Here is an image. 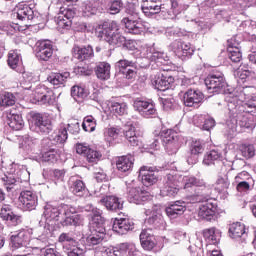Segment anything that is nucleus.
<instances>
[{
  "instance_id": "f257e3e1",
  "label": "nucleus",
  "mask_w": 256,
  "mask_h": 256,
  "mask_svg": "<svg viewBox=\"0 0 256 256\" xmlns=\"http://www.w3.org/2000/svg\"><path fill=\"white\" fill-rule=\"evenodd\" d=\"M193 203H202L199 206L198 217L204 221H211L217 213V201L207 198V192L202 189L195 190V194L191 196Z\"/></svg>"
},
{
  "instance_id": "f03ea898",
  "label": "nucleus",
  "mask_w": 256,
  "mask_h": 256,
  "mask_svg": "<svg viewBox=\"0 0 256 256\" xmlns=\"http://www.w3.org/2000/svg\"><path fill=\"white\" fill-rule=\"evenodd\" d=\"M181 176L168 174L163 179V186L161 187L160 194L162 197H175L181 189Z\"/></svg>"
},
{
  "instance_id": "7ed1b4c3",
  "label": "nucleus",
  "mask_w": 256,
  "mask_h": 256,
  "mask_svg": "<svg viewBox=\"0 0 256 256\" xmlns=\"http://www.w3.org/2000/svg\"><path fill=\"white\" fill-rule=\"evenodd\" d=\"M31 117V129L36 131V133H41V135H49V133L53 131V124L51 123L49 116L41 113H33Z\"/></svg>"
},
{
  "instance_id": "20e7f679",
  "label": "nucleus",
  "mask_w": 256,
  "mask_h": 256,
  "mask_svg": "<svg viewBox=\"0 0 256 256\" xmlns=\"http://www.w3.org/2000/svg\"><path fill=\"white\" fill-rule=\"evenodd\" d=\"M205 85L210 93H225L227 82L221 72H212L205 79Z\"/></svg>"
},
{
  "instance_id": "39448f33",
  "label": "nucleus",
  "mask_w": 256,
  "mask_h": 256,
  "mask_svg": "<svg viewBox=\"0 0 256 256\" xmlns=\"http://www.w3.org/2000/svg\"><path fill=\"white\" fill-rule=\"evenodd\" d=\"M19 201L23 211H35L39 205V197L33 190H23L20 193Z\"/></svg>"
},
{
  "instance_id": "423d86ee",
  "label": "nucleus",
  "mask_w": 256,
  "mask_h": 256,
  "mask_svg": "<svg viewBox=\"0 0 256 256\" xmlns=\"http://www.w3.org/2000/svg\"><path fill=\"white\" fill-rule=\"evenodd\" d=\"M115 67L119 70V75H121L123 79H127V81H133L137 75V72L134 70L137 69V62L133 60H119L116 62Z\"/></svg>"
},
{
  "instance_id": "0eeeda50",
  "label": "nucleus",
  "mask_w": 256,
  "mask_h": 256,
  "mask_svg": "<svg viewBox=\"0 0 256 256\" xmlns=\"http://www.w3.org/2000/svg\"><path fill=\"white\" fill-rule=\"evenodd\" d=\"M237 125L241 127V129H248V131H253L255 129V119L252 115L249 114H240L238 119L235 122L228 121L227 127L230 129L229 133H235L237 131Z\"/></svg>"
},
{
  "instance_id": "6e6552de",
  "label": "nucleus",
  "mask_w": 256,
  "mask_h": 256,
  "mask_svg": "<svg viewBox=\"0 0 256 256\" xmlns=\"http://www.w3.org/2000/svg\"><path fill=\"white\" fill-rule=\"evenodd\" d=\"M141 10L145 17H155L159 13H165V5L161 0H142Z\"/></svg>"
},
{
  "instance_id": "1a4fd4ad",
  "label": "nucleus",
  "mask_w": 256,
  "mask_h": 256,
  "mask_svg": "<svg viewBox=\"0 0 256 256\" xmlns=\"http://www.w3.org/2000/svg\"><path fill=\"white\" fill-rule=\"evenodd\" d=\"M139 178L145 187H151V185H155L159 181V171L156 167L142 166Z\"/></svg>"
},
{
  "instance_id": "9d476101",
  "label": "nucleus",
  "mask_w": 256,
  "mask_h": 256,
  "mask_svg": "<svg viewBox=\"0 0 256 256\" xmlns=\"http://www.w3.org/2000/svg\"><path fill=\"white\" fill-rule=\"evenodd\" d=\"M205 95L201 90L188 88L183 94V103L185 107H199V103H203Z\"/></svg>"
},
{
  "instance_id": "9b49d317",
  "label": "nucleus",
  "mask_w": 256,
  "mask_h": 256,
  "mask_svg": "<svg viewBox=\"0 0 256 256\" xmlns=\"http://www.w3.org/2000/svg\"><path fill=\"white\" fill-rule=\"evenodd\" d=\"M189 154L187 156L188 165H195L199 161V155L205 151V142L201 139H194L189 145Z\"/></svg>"
},
{
  "instance_id": "f8f14e48",
  "label": "nucleus",
  "mask_w": 256,
  "mask_h": 256,
  "mask_svg": "<svg viewBox=\"0 0 256 256\" xmlns=\"http://www.w3.org/2000/svg\"><path fill=\"white\" fill-rule=\"evenodd\" d=\"M65 209H67V204H61L59 206H55L53 204H46V206L44 207L42 219H45L46 223L48 224H50L51 221H59Z\"/></svg>"
},
{
  "instance_id": "ddd939ff",
  "label": "nucleus",
  "mask_w": 256,
  "mask_h": 256,
  "mask_svg": "<svg viewBox=\"0 0 256 256\" xmlns=\"http://www.w3.org/2000/svg\"><path fill=\"white\" fill-rule=\"evenodd\" d=\"M172 51L182 59L193 57V53H195V48L191 46V43H185L181 40H175L170 45Z\"/></svg>"
},
{
  "instance_id": "4468645a",
  "label": "nucleus",
  "mask_w": 256,
  "mask_h": 256,
  "mask_svg": "<svg viewBox=\"0 0 256 256\" xmlns=\"http://www.w3.org/2000/svg\"><path fill=\"white\" fill-rule=\"evenodd\" d=\"M150 197L149 192L145 189L141 187L128 186V201L130 203L141 205V203L149 201Z\"/></svg>"
},
{
  "instance_id": "2eb2a0df",
  "label": "nucleus",
  "mask_w": 256,
  "mask_h": 256,
  "mask_svg": "<svg viewBox=\"0 0 256 256\" xmlns=\"http://www.w3.org/2000/svg\"><path fill=\"white\" fill-rule=\"evenodd\" d=\"M145 214L150 215L146 220V225H150L152 229H159L165 223L163 215H161V206L159 205H154L151 210H146Z\"/></svg>"
},
{
  "instance_id": "dca6fc26",
  "label": "nucleus",
  "mask_w": 256,
  "mask_h": 256,
  "mask_svg": "<svg viewBox=\"0 0 256 256\" xmlns=\"http://www.w3.org/2000/svg\"><path fill=\"white\" fill-rule=\"evenodd\" d=\"M36 57L39 61H49L53 57V44L49 40H42L36 44Z\"/></svg>"
},
{
  "instance_id": "f3484780",
  "label": "nucleus",
  "mask_w": 256,
  "mask_h": 256,
  "mask_svg": "<svg viewBox=\"0 0 256 256\" xmlns=\"http://www.w3.org/2000/svg\"><path fill=\"white\" fill-rule=\"evenodd\" d=\"M133 107L135 111H138V113L142 117H146V119H149V117H153V115L157 113V110L155 109V105L149 101L136 99L134 101Z\"/></svg>"
},
{
  "instance_id": "a211bd4d",
  "label": "nucleus",
  "mask_w": 256,
  "mask_h": 256,
  "mask_svg": "<svg viewBox=\"0 0 256 256\" xmlns=\"http://www.w3.org/2000/svg\"><path fill=\"white\" fill-rule=\"evenodd\" d=\"M90 231L91 234L86 238V242L90 247H95V245L103 243V239L107 235L105 226H91Z\"/></svg>"
},
{
  "instance_id": "6ab92c4d",
  "label": "nucleus",
  "mask_w": 256,
  "mask_h": 256,
  "mask_svg": "<svg viewBox=\"0 0 256 256\" xmlns=\"http://www.w3.org/2000/svg\"><path fill=\"white\" fill-rule=\"evenodd\" d=\"M0 217L3 221H8L10 225L17 227L23 223V217L13 212V208L10 205L4 204L0 210Z\"/></svg>"
},
{
  "instance_id": "aec40b11",
  "label": "nucleus",
  "mask_w": 256,
  "mask_h": 256,
  "mask_svg": "<svg viewBox=\"0 0 256 256\" xmlns=\"http://www.w3.org/2000/svg\"><path fill=\"white\" fill-rule=\"evenodd\" d=\"M76 153L86 157L88 163H98V161H101V157H103L101 152L91 149L84 144H76Z\"/></svg>"
},
{
  "instance_id": "412c9836",
  "label": "nucleus",
  "mask_w": 256,
  "mask_h": 256,
  "mask_svg": "<svg viewBox=\"0 0 256 256\" xmlns=\"http://www.w3.org/2000/svg\"><path fill=\"white\" fill-rule=\"evenodd\" d=\"M119 33V24L115 21L104 22L102 30L98 32V37L108 43L110 37H115Z\"/></svg>"
},
{
  "instance_id": "4be33fe9",
  "label": "nucleus",
  "mask_w": 256,
  "mask_h": 256,
  "mask_svg": "<svg viewBox=\"0 0 256 256\" xmlns=\"http://www.w3.org/2000/svg\"><path fill=\"white\" fill-rule=\"evenodd\" d=\"M16 17L19 21L27 23V21H33L35 19V12L27 3L20 2L16 6Z\"/></svg>"
},
{
  "instance_id": "5701e85b",
  "label": "nucleus",
  "mask_w": 256,
  "mask_h": 256,
  "mask_svg": "<svg viewBox=\"0 0 256 256\" xmlns=\"http://www.w3.org/2000/svg\"><path fill=\"white\" fill-rule=\"evenodd\" d=\"M133 221L129 218H116L113 221L112 231L118 235H127L133 229Z\"/></svg>"
},
{
  "instance_id": "b1692460",
  "label": "nucleus",
  "mask_w": 256,
  "mask_h": 256,
  "mask_svg": "<svg viewBox=\"0 0 256 256\" xmlns=\"http://www.w3.org/2000/svg\"><path fill=\"white\" fill-rule=\"evenodd\" d=\"M121 23L127 29L128 33L132 35H141L145 31V26H143L141 19L123 18Z\"/></svg>"
},
{
  "instance_id": "393cba45",
  "label": "nucleus",
  "mask_w": 256,
  "mask_h": 256,
  "mask_svg": "<svg viewBox=\"0 0 256 256\" xmlns=\"http://www.w3.org/2000/svg\"><path fill=\"white\" fill-rule=\"evenodd\" d=\"M174 81L175 78H173V76L169 75L167 72H163L155 77L153 85L158 91H167V89L171 87V83H174Z\"/></svg>"
},
{
  "instance_id": "a878e982",
  "label": "nucleus",
  "mask_w": 256,
  "mask_h": 256,
  "mask_svg": "<svg viewBox=\"0 0 256 256\" xmlns=\"http://www.w3.org/2000/svg\"><path fill=\"white\" fill-rule=\"evenodd\" d=\"M27 243H29V232L27 230H20L17 234L11 236L12 251L27 247Z\"/></svg>"
},
{
  "instance_id": "bb28decb",
  "label": "nucleus",
  "mask_w": 256,
  "mask_h": 256,
  "mask_svg": "<svg viewBox=\"0 0 256 256\" xmlns=\"http://www.w3.org/2000/svg\"><path fill=\"white\" fill-rule=\"evenodd\" d=\"M228 57L232 63H241V59H243L239 42L235 41V37L228 40Z\"/></svg>"
},
{
  "instance_id": "cd10ccee",
  "label": "nucleus",
  "mask_w": 256,
  "mask_h": 256,
  "mask_svg": "<svg viewBox=\"0 0 256 256\" xmlns=\"http://www.w3.org/2000/svg\"><path fill=\"white\" fill-rule=\"evenodd\" d=\"M153 228L142 230L140 233V243L145 251H151L155 248V236L152 233Z\"/></svg>"
},
{
  "instance_id": "c85d7f7f",
  "label": "nucleus",
  "mask_w": 256,
  "mask_h": 256,
  "mask_svg": "<svg viewBox=\"0 0 256 256\" xmlns=\"http://www.w3.org/2000/svg\"><path fill=\"white\" fill-rule=\"evenodd\" d=\"M166 215L170 219H177V217L183 215L186 211L185 208V202L184 201H175L172 204H170L168 207L165 209Z\"/></svg>"
},
{
  "instance_id": "c756f323",
  "label": "nucleus",
  "mask_w": 256,
  "mask_h": 256,
  "mask_svg": "<svg viewBox=\"0 0 256 256\" xmlns=\"http://www.w3.org/2000/svg\"><path fill=\"white\" fill-rule=\"evenodd\" d=\"M73 55L75 59H78L79 61H89V59H93L94 57V52H93V47L91 45L88 46H75L73 48Z\"/></svg>"
},
{
  "instance_id": "7c9ffc66",
  "label": "nucleus",
  "mask_w": 256,
  "mask_h": 256,
  "mask_svg": "<svg viewBox=\"0 0 256 256\" xmlns=\"http://www.w3.org/2000/svg\"><path fill=\"white\" fill-rule=\"evenodd\" d=\"M100 203L106 207L108 211H121L123 209V200L116 196H105Z\"/></svg>"
},
{
  "instance_id": "2f4dec72",
  "label": "nucleus",
  "mask_w": 256,
  "mask_h": 256,
  "mask_svg": "<svg viewBox=\"0 0 256 256\" xmlns=\"http://www.w3.org/2000/svg\"><path fill=\"white\" fill-rule=\"evenodd\" d=\"M133 163H135V157H133L131 154H128L118 158L116 167L121 173H127L133 169Z\"/></svg>"
},
{
  "instance_id": "473e14b6",
  "label": "nucleus",
  "mask_w": 256,
  "mask_h": 256,
  "mask_svg": "<svg viewBox=\"0 0 256 256\" xmlns=\"http://www.w3.org/2000/svg\"><path fill=\"white\" fill-rule=\"evenodd\" d=\"M143 57L145 59H148V61H155L158 63H163L165 59L167 58V55L157 49L155 47L150 46L147 47L143 53Z\"/></svg>"
},
{
  "instance_id": "72a5a7b5",
  "label": "nucleus",
  "mask_w": 256,
  "mask_h": 256,
  "mask_svg": "<svg viewBox=\"0 0 256 256\" xmlns=\"http://www.w3.org/2000/svg\"><path fill=\"white\" fill-rule=\"evenodd\" d=\"M229 236L231 239H242V241H245V238L247 237L245 224L240 222L232 223L229 227Z\"/></svg>"
},
{
  "instance_id": "f704fd0d",
  "label": "nucleus",
  "mask_w": 256,
  "mask_h": 256,
  "mask_svg": "<svg viewBox=\"0 0 256 256\" xmlns=\"http://www.w3.org/2000/svg\"><path fill=\"white\" fill-rule=\"evenodd\" d=\"M70 191L73 193V195H76V197H84V195H87L88 193L85 182H83L81 179L75 178L70 180Z\"/></svg>"
},
{
  "instance_id": "c9c22d12",
  "label": "nucleus",
  "mask_w": 256,
  "mask_h": 256,
  "mask_svg": "<svg viewBox=\"0 0 256 256\" xmlns=\"http://www.w3.org/2000/svg\"><path fill=\"white\" fill-rule=\"evenodd\" d=\"M71 78V73L69 72H59V73H51L47 77L48 83L54 85V87H60L61 85H65L66 81Z\"/></svg>"
},
{
  "instance_id": "e433bc0d",
  "label": "nucleus",
  "mask_w": 256,
  "mask_h": 256,
  "mask_svg": "<svg viewBox=\"0 0 256 256\" xmlns=\"http://www.w3.org/2000/svg\"><path fill=\"white\" fill-rule=\"evenodd\" d=\"M71 129H73V126L71 124H68V127H61L58 131L54 132L51 135L50 141L62 145L67 141V139H69V134L67 133V131L71 133Z\"/></svg>"
},
{
  "instance_id": "4c0bfd02",
  "label": "nucleus",
  "mask_w": 256,
  "mask_h": 256,
  "mask_svg": "<svg viewBox=\"0 0 256 256\" xmlns=\"http://www.w3.org/2000/svg\"><path fill=\"white\" fill-rule=\"evenodd\" d=\"M35 100L39 105H53L55 103V93L51 90H45V92L37 91Z\"/></svg>"
},
{
  "instance_id": "58836bf2",
  "label": "nucleus",
  "mask_w": 256,
  "mask_h": 256,
  "mask_svg": "<svg viewBox=\"0 0 256 256\" xmlns=\"http://www.w3.org/2000/svg\"><path fill=\"white\" fill-rule=\"evenodd\" d=\"M122 135H124L125 139H127L128 143H130L132 147L139 145V139L137 138L135 126H133V124L125 125L124 128H122Z\"/></svg>"
},
{
  "instance_id": "ea45409f",
  "label": "nucleus",
  "mask_w": 256,
  "mask_h": 256,
  "mask_svg": "<svg viewBox=\"0 0 256 256\" xmlns=\"http://www.w3.org/2000/svg\"><path fill=\"white\" fill-rule=\"evenodd\" d=\"M95 73L97 78L101 79V81L111 79V64L107 62L99 63L95 68Z\"/></svg>"
},
{
  "instance_id": "a19ab883",
  "label": "nucleus",
  "mask_w": 256,
  "mask_h": 256,
  "mask_svg": "<svg viewBox=\"0 0 256 256\" xmlns=\"http://www.w3.org/2000/svg\"><path fill=\"white\" fill-rule=\"evenodd\" d=\"M221 159H223V153L217 149H213L204 155L203 163L209 167L216 163H221Z\"/></svg>"
},
{
  "instance_id": "79ce46f5",
  "label": "nucleus",
  "mask_w": 256,
  "mask_h": 256,
  "mask_svg": "<svg viewBox=\"0 0 256 256\" xmlns=\"http://www.w3.org/2000/svg\"><path fill=\"white\" fill-rule=\"evenodd\" d=\"M253 72L247 70V67L240 65V67L234 71V77L237 79L238 83H247L251 81V76Z\"/></svg>"
},
{
  "instance_id": "37998d69",
  "label": "nucleus",
  "mask_w": 256,
  "mask_h": 256,
  "mask_svg": "<svg viewBox=\"0 0 256 256\" xmlns=\"http://www.w3.org/2000/svg\"><path fill=\"white\" fill-rule=\"evenodd\" d=\"M99 7L100 3L97 0L86 1L82 4V11L86 17H89V15H97Z\"/></svg>"
},
{
  "instance_id": "c03bdc74",
  "label": "nucleus",
  "mask_w": 256,
  "mask_h": 256,
  "mask_svg": "<svg viewBox=\"0 0 256 256\" xmlns=\"http://www.w3.org/2000/svg\"><path fill=\"white\" fill-rule=\"evenodd\" d=\"M125 13L128 16L124 17V19H141V7L133 2L126 5Z\"/></svg>"
},
{
  "instance_id": "a18cd8bd",
  "label": "nucleus",
  "mask_w": 256,
  "mask_h": 256,
  "mask_svg": "<svg viewBox=\"0 0 256 256\" xmlns=\"http://www.w3.org/2000/svg\"><path fill=\"white\" fill-rule=\"evenodd\" d=\"M8 125L13 131H21L24 125L23 118L19 114L10 113L8 116Z\"/></svg>"
},
{
  "instance_id": "49530a36",
  "label": "nucleus",
  "mask_w": 256,
  "mask_h": 256,
  "mask_svg": "<svg viewBox=\"0 0 256 256\" xmlns=\"http://www.w3.org/2000/svg\"><path fill=\"white\" fill-rule=\"evenodd\" d=\"M91 227H105V218L102 216L103 211L98 208H94L91 212Z\"/></svg>"
},
{
  "instance_id": "de8ad7c7",
  "label": "nucleus",
  "mask_w": 256,
  "mask_h": 256,
  "mask_svg": "<svg viewBox=\"0 0 256 256\" xmlns=\"http://www.w3.org/2000/svg\"><path fill=\"white\" fill-rule=\"evenodd\" d=\"M181 181H183L184 189H191V187H204L205 189V181L197 179L195 176L181 177Z\"/></svg>"
},
{
  "instance_id": "09e8293b",
  "label": "nucleus",
  "mask_w": 256,
  "mask_h": 256,
  "mask_svg": "<svg viewBox=\"0 0 256 256\" xmlns=\"http://www.w3.org/2000/svg\"><path fill=\"white\" fill-rule=\"evenodd\" d=\"M63 249L68 256H85V253H87L85 245L77 244V242L69 248L64 246Z\"/></svg>"
},
{
  "instance_id": "8fccbe9b",
  "label": "nucleus",
  "mask_w": 256,
  "mask_h": 256,
  "mask_svg": "<svg viewBox=\"0 0 256 256\" xmlns=\"http://www.w3.org/2000/svg\"><path fill=\"white\" fill-rule=\"evenodd\" d=\"M0 181L3 183L4 187H6L7 191H11V189L17 185L19 178L13 173H7L0 178Z\"/></svg>"
},
{
  "instance_id": "3c124183",
  "label": "nucleus",
  "mask_w": 256,
  "mask_h": 256,
  "mask_svg": "<svg viewBox=\"0 0 256 256\" xmlns=\"http://www.w3.org/2000/svg\"><path fill=\"white\" fill-rule=\"evenodd\" d=\"M229 185H231V183L229 182V178H227V176H219L215 183V190L218 191V193L229 195V192H227Z\"/></svg>"
},
{
  "instance_id": "603ef678",
  "label": "nucleus",
  "mask_w": 256,
  "mask_h": 256,
  "mask_svg": "<svg viewBox=\"0 0 256 256\" xmlns=\"http://www.w3.org/2000/svg\"><path fill=\"white\" fill-rule=\"evenodd\" d=\"M204 236L212 243V245H217L221 241V230L216 228H209L204 230Z\"/></svg>"
},
{
  "instance_id": "864d4df0",
  "label": "nucleus",
  "mask_w": 256,
  "mask_h": 256,
  "mask_svg": "<svg viewBox=\"0 0 256 256\" xmlns=\"http://www.w3.org/2000/svg\"><path fill=\"white\" fill-rule=\"evenodd\" d=\"M16 98L11 92H4L0 94V106L1 107H13L15 105Z\"/></svg>"
},
{
  "instance_id": "5fc2aeb1",
  "label": "nucleus",
  "mask_w": 256,
  "mask_h": 256,
  "mask_svg": "<svg viewBox=\"0 0 256 256\" xmlns=\"http://www.w3.org/2000/svg\"><path fill=\"white\" fill-rule=\"evenodd\" d=\"M0 31H4L7 35H15L19 33V25L13 22H0Z\"/></svg>"
},
{
  "instance_id": "6e6d98bb",
  "label": "nucleus",
  "mask_w": 256,
  "mask_h": 256,
  "mask_svg": "<svg viewBox=\"0 0 256 256\" xmlns=\"http://www.w3.org/2000/svg\"><path fill=\"white\" fill-rule=\"evenodd\" d=\"M119 135H122V128L119 127H111L107 128L104 132V137L108 143H111V141H115L119 137Z\"/></svg>"
},
{
  "instance_id": "4d7b16f0",
  "label": "nucleus",
  "mask_w": 256,
  "mask_h": 256,
  "mask_svg": "<svg viewBox=\"0 0 256 256\" xmlns=\"http://www.w3.org/2000/svg\"><path fill=\"white\" fill-rule=\"evenodd\" d=\"M112 113L115 115H127V103L112 102L110 105Z\"/></svg>"
},
{
  "instance_id": "13d9d810",
  "label": "nucleus",
  "mask_w": 256,
  "mask_h": 256,
  "mask_svg": "<svg viewBox=\"0 0 256 256\" xmlns=\"http://www.w3.org/2000/svg\"><path fill=\"white\" fill-rule=\"evenodd\" d=\"M71 95L75 101L78 99H85L89 95V90L81 87V86H73L71 88Z\"/></svg>"
},
{
  "instance_id": "bf43d9fd",
  "label": "nucleus",
  "mask_w": 256,
  "mask_h": 256,
  "mask_svg": "<svg viewBox=\"0 0 256 256\" xmlns=\"http://www.w3.org/2000/svg\"><path fill=\"white\" fill-rule=\"evenodd\" d=\"M97 127V121L93 116H86L82 123V128L88 133H93Z\"/></svg>"
},
{
  "instance_id": "052dcab7",
  "label": "nucleus",
  "mask_w": 256,
  "mask_h": 256,
  "mask_svg": "<svg viewBox=\"0 0 256 256\" xmlns=\"http://www.w3.org/2000/svg\"><path fill=\"white\" fill-rule=\"evenodd\" d=\"M8 65L11 69H15L19 66V63L21 61V54H19L15 50H11L8 54Z\"/></svg>"
},
{
  "instance_id": "680f3d73",
  "label": "nucleus",
  "mask_w": 256,
  "mask_h": 256,
  "mask_svg": "<svg viewBox=\"0 0 256 256\" xmlns=\"http://www.w3.org/2000/svg\"><path fill=\"white\" fill-rule=\"evenodd\" d=\"M22 77V87L24 89H31L32 83H35L37 81V76L33 75L32 72H24L22 74Z\"/></svg>"
},
{
  "instance_id": "e2e57ef3",
  "label": "nucleus",
  "mask_w": 256,
  "mask_h": 256,
  "mask_svg": "<svg viewBox=\"0 0 256 256\" xmlns=\"http://www.w3.org/2000/svg\"><path fill=\"white\" fill-rule=\"evenodd\" d=\"M41 161L44 163H56L57 162V149L50 148L44 152L41 157Z\"/></svg>"
},
{
  "instance_id": "0e129e2a",
  "label": "nucleus",
  "mask_w": 256,
  "mask_h": 256,
  "mask_svg": "<svg viewBox=\"0 0 256 256\" xmlns=\"http://www.w3.org/2000/svg\"><path fill=\"white\" fill-rule=\"evenodd\" d=\"M123 5V0H111L108 4V12L110 15H117L118 13H121Z\"/></svg>"
},
{
  "instance_id": "69168bd1",
  "label": "nucleus",
  "mask_w": 256,
  "mask_h": 256,
  "mask_svg": "<svg viewBox=\"0 0 256 256\" xmlns=\"http://www.w3.org/2000/svg\"><path fill=\"white\" fill-rule=\"evenodd\" d=\"M162 137V143H173L175 141L176 143L179 142V138H177V132L174 130L168 129L161 134Z\"/></svg>"
},
{
  "instance_id": "338daca9",
  "label": "nucleus",
  "mask_w": 256,
  "mask_h": 256,
  "mask_svg": "<svg viewBox=\"0 0 256 256\" xmlns=\"http://www.w3.org/2000/svg\"><path fill=\"white\" fill-rule=\"evenodd\" d=\"M240 153L244 159H251V157H255V146L253 144H243L240 146Z\"/></svg>"
},
{
  "instance_id": "774afa93",
  "label": "nucleus",
  "mask_w": 256,
  "mask_h": 256,
  "mask_svg": "<svg viewBox=\"0 0 256 256\" xmlns=\"http://www.w3.org/2000/svg\"><path fill=\"white\" fill-rule=\"evenodd\" d=\"M56 23L59 31H61L62 33L63 30L69 31V29H71V25H73L72 20H67L66 18L60 15H58V17L56 18Z\"/></svg>"
}]
</instances>
